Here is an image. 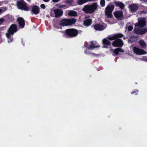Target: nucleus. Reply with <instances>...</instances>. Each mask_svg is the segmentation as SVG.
Instances as JSON below:
<instances>
[{
    "label": "nucleus",
    "mask_w": 147,
    "mask_h": 147,
    "mask_svg": "<svg viewBox=\"0 0 147 147\" xmlns=\"http://www.w3.org/2000/svg\"><path fill=\"white\" fill-rule=\"evenodd\" d=\"M18 31V27L15 24H12L10 25L7 30V32L6 34V36L8 39V42H10L13 40V35L14 33Z\"/></svg>",
    "instance_id": "nucleus-1"
},
{
    "label": "nucleus",
    "mask_w": 147,
    "mask_h": 147,
    "mask_svg": "<svg viewBox=\"0 0 147 147\" xmlns=\"http://www.w3.org/2000/svg\"><path fill=\"white\" fill-rule=\"evenodd\" d=\"M63 33L65 38H71L77 36L78 33V31L74 28H68L63 31Z\"/></svg>",
    "instance_id": "nucleus-2"
},
{
    "label": "nucleus",
    "mask_w": 147,
    "mask_h": 147,
    "mask_svg": "<svg viewBox=\"0 0 147 147\" xmlns=\"http://www.w3.org/2000/svg\"><path fill=\"white\" fill-rule=\"evenodd\" d=\"M97 7V4L94 3L91 5H85L82 10L86 13L91 14L95 11Z\"/></svg>",
    "instance_id": "nucleus-3"
},
{
    "label": "nucleus",
    "mask_w": 147,
    "mask_h": 147,
    "mask_svg": "<svg viewBox=\"0 0 147 147\" xmlns=\"http://www.w3.org/2000/svg\"><path fill=\"white\" fill-rule=\"evenodd\" d=\"M76 21V19L75 18H65L60 21L59 24L63 26H71L75 24Z\"/></svg>",
    "instance_id": "nucleus-4"
},
{
    "label": "nucleus",
    "mask_w": 147,
    "mask_h": 147,
    "mask_svg": "<svg viewBox=\"0 0 147 147\" xmlns=\"http://www.w3.org/2000/svg\"><path fill=\"white\" fill-rule=\"evenodd\" d=\"M17 5L19 9L26 11H28L30 9L29 7L27 6V4L23 0H20L18 1Z\"/></svg>",
    "instance_id": "nucleus-5"
},
{
    "label": "nucleus",
    "mask_w": 147,
    "mask_h": 147,
    "mask_svg": "<svg viewBox=\"0 0 147 147\" xmlns=\"http://www.w3.org/2000/svg\"><path fill=\"white\" fill-rule=\"evenodd\" d=\"M138 22L135 24L136 27H141L142 28L146 25V18H139L138 19Z\"/></svg>",
    "instance_id": "nucleus-6"
},
{
    "label": "nucleus",
    "mask_w": 147,
    "mask_h": 147,
    "mask_svg": "<svg viewBox=\"0 0 147 147\" xmlns=\"http://www.w3.org/2000/svg\"><path fill=\"white\" fill-rule=\"evenodd\" d=\"M123 41L120 39H115L112 43V45L115 47H121L123 46Z\"/></svg>",
    "instance_id": "nucleus-7"
},
{
    "label": "nucleus",
    "mask_w": 147,
    "mask_h": 147,
    "mask_svg": "<svg viewBox=\"0 0 147 147\" xmlns=\"http://www.w3.org/2000/svg\"><path fill=\"white\" fill-rule=\"evenodd\" d=\"M133 51L134 53L137 55H144L146 53V52L142 49L136 47H134Z\"/></svg>",
    "instance_id": "nucleus-8"
},
{
    "label": "nucleus",
    "mask_w": 147,
    "mask_h": 147,
    "mask_svg": "<svg viewBox=\"0 0 147 147\" xmlns=\"http://www.w3.org/2000/svg\"><path fill=\"white\" fill-rule=\"evenodd\" d=\"M115 17L118 20H122L123 17L122 11H117L113 13Z\"/></svg>",
    "instance_id": "nucleus-9"
},
{
    "label": "nucleus",
    "mask_w": 147,
    "mask_h": 147,
    "mask_svg": "<svg viewBox=\"0 0 147 147\" xmlns=\"http://www.w3.org/2000/svg\"><path fill=\"white\" fill-rule=\"evenodd\" d=\"M147 31V27H145L140 29L136 28L134 30V32L138 34H145Z\"/></svg>",
    "instance_id": "nucleus-10"
},
{
    "label": "nucleus",
    "mask_w": 147,
    "mask_h": 147,
    "mask_svg": "<svg viewBox=\"0 0 147 147\" xmlns=\"http://www.w3.org/2000/svg\"><path fill=\"white\" fill-rule=\"evenodd\" d=\"M17 20L18 22L19 28H23L25 25L24 19L22 17H19L17 18Z\"/></svg>",
    "instance_id": "nucleus-11"
},
{
    "label": "nucleus",
    "mask_w": 147,
    "mask_h": 147,
    "mask_svg": "<svg viewBox=\"0 0 147 147\" xmlns=\"http://www.w3.org/2000/svg\"><path fill=\"white\" fill-rule=\"evenodd\" d=\"M93 26L96 30L98 31H102L106 28L104 26L99 23H97L95 25H94Z\"/></svg>",
    "instance_id": "nucleus-12"
},
{
    "label": "nucleus",
    "mask_w": 147,
    "mask_h": 147,
    "mask_svg": "<svg viewBox=\"0 0 147 147\" xmlns=\"http://www.w3.org/2000/svg\"><path fill=\"white\" fill-rule=\"evenodd\" d=\"M56 18H59L62 16L63 14V11L60 9H55L53 10Z\"/></svg>",
    "instance_id": "nucleus-13"
},
{
    "label": "nucleus",
    "mask_w": 147,
    "mask_h": 147,
    "mask_svg": "<svg viewBox=\"0 0 147 147\" xmlns=\"http://www.w3.org/2000/svg\"><path fill=\"white\" fill-rule=\"evenodd\" d=\"M110 51H112L116 55H118L119 52L123 53L124 50L121 48H117L113 50L112 49H110Z\"/></svg>",
    "instance_id": "nucleus-14"
},
{
    "label": "nucleus",
    "mask_w": 147,
    "mask_h": 147,
    "mask_svg": "<svg viewBox=\"0 0 147 147\" xmlns=\"http://www.w3.org/2000/svg\"><path fill=\"white\" fill-rule=\"evenodd\" d=\"M102 43L103 45V47L106 48H108V46L110 45L111 44V42L107 38L103 39Z\"/></svg>",
    "instance_id": "nucleus-15"
},
{
    "label": "nucleus",
    "mask_w": 147,
    "mask_h": 147,
    "mask_svg": "<svg viewBox=\"0 0 147 147\" xmlns=\"http://www.w3.org/2000/svg\"><path fill=\"white\" fill-rule=\"evenodd\" d=\"M32 11L35 15L39 13L40 12L39 7L36 5H34L32 6Z\"/></svg>",
    "instance_id": "nucleus-16"
},
{
    "label": "nucleus",
    "mask_w": 147,
    "mask_h": 147,
    "mask_svg": "<svg viewBox=\"0 0 147 147\" xmlns=\"http://www.w3.org/2000/svg\"><path fill=\"white\" fill-rule=\"evenodd\" d=\"M138 7L135 4H132L129 6V8L132 12H135L138 9Z\"/></svg>",
    "instance_id": "nucleus-17"
},
{
    "label": "nucleus",
    "mask_w": 147,
    "mask_h": 147,
    "mask_svg": "<svg viewBox=\"0 0 147 147\" xmlns=\"http://www.w3.org/2000/svg\"><path fill=\"white\" fill-rule=\"evenodd\" d=\"M114 8V6L112 4H108L106 7L105 11L112 12Z\"/></svg>",
    "instance_id": "nucleus-18"
},
{
    "label": "nucleus",
    "mask_w": 147,
    "mask_h": 147,
    "mask_svg": "<svg viewBox=\"0 0 147 147\" xmlns=\"http://www.w3.org/2000/svg\"><path fill=\"white\" fill-rule=\"evenodd\" d=\"M92 20L91 19H88L85 20L84 21V25L88 26H90L92 23Z\"/></svg>",
    "instance_id": "nucleus-19"
},
{
    "label": "nucleus",
    "mask_w": 147,
    "mask_h": 147,
    "mask_svg": "<svg viewBox=\"0 0 147 147\" xmlns=\"http://www.w3.org/2000/svg\"><path fill=\"white\" fill-rule=\"evenodd\" d=\"M114 4L116 7H119L122 9H123L125 7L124 4L121 2L115 1Z\"/></svg>",
    "instance_id": "nucleus-20"
},
{
    "label": "nucleus",
    "mask_w": 147,
    "mask_h": 147,
    "mask_svg": "<svg viewBox=\"0 0 147 147\" xmlns=\"http://www.w3.org/2000/svg\"><path fill=\"white\" fill-rule=\"evenodd\" d=\"M138 43L142 49H145L146 48V43L143 40H139Z\"/></svg>",
    "instance_id": "nucleus-21"
},
{
    "label": "nucleus",
    "mask_w": 147,
    "mask_h": 147,
    "mask_svg": "<svg viewBox=\"0 0 147 147\" xmlns=\"http://www.w3.org/2000/svg\"><path fill=\"white\" fill-rule=\"evenodd\" d=\"M68 14L70 16H76L77 15V13L76 11L71 10L69 12Z\"/></svg>",
    "instance_id": "nucleus-22"
},
{
    "label": "nucleus",
    "mask_w": 147,
    "mask_h": 147,
    "mask_svg": "<svg viewBox=\"0 0 147 147\" xmlns=\"http://www.w3.org/2000/svg\"><path fill=\"white\" fill-rule=\"evenodd\" d=\"M112 12L105 11V14L108 18H111L113 17Z\"/></svg>",
    "instance_id": "nucleus-23"
},
{
    "label": "nucleus",
    "mask_w": 147,
    "mask_h": 147,
    "mask_svg": "<svg viewBox=\"0 0 147 147\" xmlns=\"http://www.w3.org/2000/svg\"><path fill=\"white\" fill-rule=\"evenodd\" d=\"M115 35L116 39H119V38H122L123 36V35L121 33L116 34Z\"/></svg>",
    "instance_id": "nucleus-24"
},
{
    "label": "nucleus",
    "mask_w": 147,
    "mask_h": 147,
    "mask_svg": "<svg viewBox=\"0 0 147 147\" xmlns=\"http://www.w3.org/2000/svg\"><path fill=\"white\" fill-rule=\"evenodd\" d=\"M107 39L110 40H115L116 39L115 35L114 34L113 35H111L108 36Z\"/></svg>",
    "instance_id": "nucleus-25"
},
{
    "label": "nucleus",
    "mask_w": 147,
    "mask_h": 147,
    "mask_svg": "<svg viewBox=\"0 0 147 147\" xmlns=\"http://www.w3.org/2000/svg\"><path fill=\"white\" fill-rule=\"evenodd\" d=\"M87 2L86 0H78L77 1V3L79 5H81Z\"/></svg>",
    "instance_id": "nucleus-26"
},
{
    "label": "nucleus",
    "mask_w": 147,
    "mask_h": 147,
    "mask_svg": "<svg viewBox=\"0 0 147 147\" xmlns=\"http://www.w3.org/2000/svg\"><path fill=\"white\" fill-rule=\"evenodd\" d=\"M100 47V46H94L92 45H90L88 47V49L89 50L93 49L94 48H98Z\"/></svg>",
    "instance_id": "nucleus-27"
},
{
    "label": "nucleus",
    "mask_w": 147,
    "mask_h": 147,
    "mask_svg": "<svg viewBox=\"0 0 147 147\" xmlns=\"http://www.w3.org/2000/svg\"><path fill=\"white\" fill-rule=\"evenodd\" d=\"M73 0H65V3L69 5H71L73 3Z\"/></svg>",
    "instance_id": "nucleus-28"
},
{
    "label": "nucleus",
    "mask_w": 147,
    "mask_h": 147,
    "mask_svg": "<svg viewBox=\"0 0 147 147\" xmlns=\"http://www.w3.org/2000/svg\"><path fill=\"white\" fill-rule=\"evenodd\" d=\"M100 3L101 7H103L105 6V0H101Z\"/></svg>",
    "instance_id": "nucleus-29"
},
{
    "label": "nucleus",
    "mask_w": 147,
    "mask_h": 147,
    "mask_svg": "<svg viewBox=\"0 0 147 147\" xmlns=\"http://www.w3.org/2000/svg\"><path fill=\"white\" fill-rule=\"evenodd\" d=\"M85 53L87 55H90V54L92 55H95V54L93 53H90L87 51V49H86L84 51Z\"/></svg>",
    "instance_id": "nucleus-30"
},
{
    "label": "nucleus",
    "mask_w": 147,
    "mask_h": 147,
    "mask_svg": "<svg viewBox=\"0 0 147 147\" xmlns=\"http://www.w3.org/2000/svg\"><path fill=\"white\" fill-rule=\"evenodd\" d=\"M138 90H134L132 92H131V94H135L136 95L138 94Z\"/></svg>",
    "instance_id": "nucleus-31"
},
{
    "label": "nucleus",
    "mask_w": 147,
    "mask_h": 147,
    "mask_svg": "<svg viewBox=\"0 0 147 147\" xmlns=\"http://www.w3.org/2000/svg\"><path fill=\"white\" fill-rule=\"evenodd\" d=\"M133 27L131 26H129L128 27V31H131L133 29Z\"/></svg>",
    "instance_id": "nucleus-32"
},
{
    "label": "nucleus",
    "mask_w": 147,
    "mask_h": 147,
    "mask_svg": "<svg viewBox=\"0 0 147 147\" xmlns=\"http://www.w3.org/2000/svg\"><path fill=\"white\" fill-rule=\"evenodd\" d=\"M88 46V42L86 41L85 42L84 44V46L85 47H87Z\"/></svg>",
    "instance_id": "nucleus-33"
},
{
    "label": "nucleus",
    "mask_w": 147,
    "mask_h": 147,
    "mask_svg": "<svg viewBox=\"0 0 147 147\" xmlns=\"http://www.w3.org/2000/svg\"><path fill=\"white\" fill-rule=\"evenodd\" d=\"M42 9H45L46 8V6L44 4H42L40 5Z\"/></svg>",
    "instance_id": "nucleus-34"
},
{
    "label": "nucleus",
    "mask_w": 147,
    "mask_h": 147,
    "mask_svg": "<svg viewBox=\"0 0 147 147\" xmlns=\"http://www.w3.org/2000/svg\"><path fill=\"white\" fill-rule=\"evenodd\" d=\"M4 20V19L2 18H0V24H1Z\"/></svg>",
    "instance_id": "nucleus-35"
},
{
    "label": "nucleus",
    "mask_w": 147,
    "mask_h": 147,
    "mask_svg": "<svg viewBox=\"0 0 147 147\" xmlns=\"http://www.w3.org/2000/svg\"><path fill=\"white\" fill-rule=\"evenodd\" d=\"M54 2H58L60 0H52Z\"/></svg>",
    "instance_id": "nucleus-36"
},
{
    "label": "nucleus",
    "mask_w": 147,
    "mask_h": 147,
    "mask_svg": "<svg viewBox=\"0 0 147 147\" xmlns=\"http://www.w3.org/2000/svg\"><path fill=\"white\" fill-rule=\"evenodd\" d=\"M44 2H48L49 1V0H43Z\"/></svg>",
    "instance_id": "nucleus-37"
},
{
    "label": "nucleus",
    "mask_w": 147,
    "mask_h": 147,
    "mask_svg": "<svg viewBox=\"0 0 147 147\" xmlns=\"http://www.w3.org/2000/svg\"><path fill=\"white\" fill-rule=\"evenodd\" d=\"M95 0H86V1H87V2L88 1H94Z\"/></svg>",
    "instance_id": "nucleus-38"
},
{
    "label": "nucleus",
    "mask_w": 147,
    "mask_h": 147,
    "mask_svg": "<svg viewBox=\"0 0 147 147\" xmlns=\"http://www.w3.org/2000/svg\"><path fill=\"white\" fill-rule=\"evenodd\" d=\"M91 45H94V46H96L95 45V44L93 43L92 41L91 42Z\"/></svg>",
    "instance_id": "nucleus-39"
},
{
    "label": "nucleus",
    "mask_w": 147,
    "mask_h": 147,
    "mask_svg": "<svg viewBox=\"0 0 147 147\" xmlns=\"http://www.w3.org/2000/svg\"><path fill=\"white\" fill-rule=\"evenodd\" d=\"M90 17V16H85V17L84 18H85V19H86V18H89Z\"/></svg>",
    "instance_id": "nucleus-40"
},
{
    "label": "nucleus",
    "mask_w": 147,
    "mask_h": 147,
    "mask_svg": "<svg viewBox=\"0 0 147 147\" xmlns=\"http://www.w3.org/2000/svg\"><path fill=\"white\" fill-rule=\"evenodd\" d=\"M140 1H143L144 2H146V0H140Z\"/></svg>",
    "instance_id": "nucleus-41"
},
{
    "label": "nucleus",
    "mask_w": 147,
    "mask_h": 147,
    "mask_svg": "<svg viewBox=\"0 0 147 147\" xmlns=\"http://www.w3.org/2000/svg\"><path fill=\"white\" fill-rule=\"evenodd\" d=\"M2 11V9H0V13H1Z\"/></svg>",
    "instance_id": "nucleus-42"
},
{
    "label": "nucleus",
    "mask_w": 147,
    "mask_h": 147,
    "mask_svg": "<svg viewBox=\"0 0 147 147\" xmlns=\"http://www.w3.org/2000/svg\"><path fill=\"white\" fill-rule=\"evenodd\" d=\"M27 1H30L31 0H26Z\"/></svg>",
    "instance_id": "nucleus-43"
},
{
    "label": "nucleus",
    "mask_w": 147,
    "mask_h": 147,
    "mask_svg": "<svg viewBox=\"0 0 147 147\" xmlns=\"http://www.w3.org/2000/svg\"><path fill=\"white\" fill-rule=\"evenodd\" d=\"M125 39V37L124 38H123V39Z\"/></svg>",
    "instance_id": "nucleus-44"
},
{
    "label": "nucleus",
    "mask_w": 147,
    "mask_h": 147,
    "mask_svg": "<svg viewBox=\"0 0 147 147\" xmlns=\"http://www.w3.org/2000/svg\"><path fill=\"white\" fill-rule=\"evenodd\" d=\"M146 2H147V0H146Z\"/></svg>",
    "instance_id": "nucleus-45"
}]
</instances>
